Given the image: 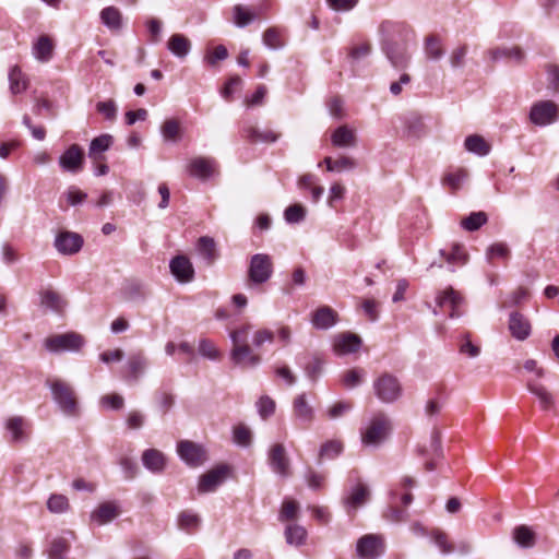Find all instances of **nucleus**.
I'll list each match as a JSON object with an SVG mask.
<instances>
[{
	"mask_svg": "<svg viewBox=\"0 0 559 559\" xmlns=\"http://www.w3.org/2000/svg\"><path fill=\"white\" fill-rule=\"evenodd\" d=\"M467 171L465 169H457L454 173H448L443 177V185L449 186L452 190L461 188L462 183L467 179Z\"/></svg>",
	"mask_w": 559,
	"mask_h": 559,
	"instance_id": "52",
	"label": "nucleus"
},
{
	"mask_svg": "<svg viewBox=\"0 0 559 559\" xmlns=\"http://www.w3.org/2000/svg\"><path fill=\"white\" fill-rule=\"evenodd\" d=\"M10 91L12 94H20L27 88L28 82L25 74L17 66L10 69L9 72Z\"/></svg>",
	"mask_w": 559,
	"mask_h": 559,
	"instance_id": "35",
	"label": "nucleus"
},
{
	"mask_svg": "<svg viewBox=\"0 0 559 559\" xmlns=\"http://www.w3.org/2000/svg\"><path fill=\"white\" fill-rule=\"evenodd\" d=\"M465 148L479 156H486L490 152V145L484 140L483 136L473 134L465 139Z\"/></svg>",
	"mask_w": 559,
	"mask_h": 559,
	"instance_id": "36",
	"label": "nucleus"
},
{
	"mask_svg": "<svg viewBox=\"0 0 559 559\" xmlns=\"http://www.w3.org/2000/svg\"><path fill=\"white\" fill-rule=\"evenodd\" d=\"M83 164L84 152L78 144L70 145L59 157V165L67 173L78 174L82 170Z\"/></svg>",
	"mask_w": 559,
	"mask_h": 559,
	"instance_id": "13",
	"label": "nucleus"
},
{
	"mask_svg": "<svg viewBox=\"0 0 559 559\" xmlns=\"http://www.w3.org/2000/svg\"><path fill=\"white\" fill-rule=\"evenodd\" d=\"M274 264L271 255L255 253L250 258L248 267L249 286H259L266 283L273 275Z\"/></svg>",
	"mask_w": 559,
	"mask_h": 559,
	"instance_id": "4",
	"label": "nucleus"
},
{
	"mask_svg": "<svg viewBox=\"0 0 559 559\" xmlns=\"http://www.w3.org/2000/svg\"><path fill=\"white\" fill-rule=\"evenodd\" d=\"M142 463L152 473L158 474L165 469L166 457L156 449H147L142 454Z\"/></svg>",
	"mask_w": 559,
	"mask_h": 559,
	"instance_id": "25",
	"label": "nucleus"
},
{
	"mask_svg": "<svg viewBox=\"0 0 559 559\" xmlns=\"http://www.w3.org/2000/svg\"><path fill=\"white\" fill-rule=\"evenodd\" d=\"M180 459L189 466L197 467L206 461V452L202 445L189 440H182L177 445Z\"/></svg>",
	"mask_w": 559,
	"mask_h": 559,
	"instance_id": "10",
	"label": "nucleus"
},
{
	"mask_svg": "<svg viewBox=\"0 0 559 559\" xmlns=\"http://www.w3.org/2000/svg\"><path fill=\"white\" fill-rule=\"evenodd\" d=\"M83 345L84 338L75 332L57 334L45 340V347L51 353L78 352Z\"/></svg>",
	"mask_w": 559,
	"mask_h": 559,
	"instance_id": "7",
	"label": "nucleus"
},
{
	"mask_svg": "<svg viewBox=\"0 0 559 559\" xmlns=\"http://www.w3.org/2000/svg\"><path fill=\"white\" fill-rule=\"evenodd\" d=\"M146 366H147V360L142 353L131 355L128 360V368H129L130 374L134 379H138L139 376L144 372Z\"/></svg>",
	"mask_w": 559,
	"mask_h": 559,
	"instance_id": "47",
	"label": "nucleus"
},
{
	"mask_svg": "<svg viewBox=\"0 0 559 559\" xmlns=\"http://www.w3.org/2000/svg\"><path fill=\"white\" fill-rule=\"evenodd\" d=\"M514 542L523 548H531L535 545V533L526 525L516 526L513 530Z\"/></svg>",
	"mask_w": 559,
	"mask_h": 559,
	"instance_id": "34",
	"label": "nucleus"
},
{
	"mask_svg": "<svg viewBox=\"0 0 559 559\" xmlns=\"http://www.w3.org/2000/svg\"><path fill=\"white\" fill-rule=\"evenodd\" d=\"M334 350L340 355L357 352L361 346V338L353 333H342L334 338Z\"/></svg>",
	"mask_w": 559,
	"mask_h": 559,
	"instance_id": "21",
	"label": "nucleus"
},
{
	"mask_svg": "<svg viewBox=\"0 0 559 559\" xmlns=\"http://www.w3.org/2000/svg\"><path fill=\"white\" fill-rule=\"evenodd\" d=\"M28 423L22 416H13L5 420L4 427L11 435V442L19 443L27 440Z\"/></svg>",
	"mask_w": 559,
	"mask_h": 559,
	"instance_id": "19",
	"label": "nucleus"
},
{
	"mask_svg": "<svg viewBox=\"0 0 559 559\" xmlns=\"http://www.w3.org/2000/svg\"><path fill=\"white\" fill-rule=\"evenodd\" d=\"M187 170L190 176L200 180H209L217 175V162L212 157L198 156L192 158Z\"/></svg>",
	"mask_w": 559,
	"mask_h": 559,
	"instance_id": "11",
	"label": "nucleus"
},
{
	"mask_svg": "<svg viewBox=\"0 0 559 559\" xmlns=\"http://www.w3.org/2000/svg\"><path fill=\"white\" fill-rule=\"evenodd\" d=\"M162 135L166 141H178L180 138V124L176 119H167L162 128Z\"/></svg>",
	"mask_w": 559,
	"mask_h": 559,
	"instance_id": "49",
	"label": "nucleus"
},
{
	"mask_svg": "<svg viewBox=\"0 0 559 559\" xmlns=\"http://www.w3.org/2000/svg\"><path fill=\"white\" fill-rule=\"evenodd\" d=\"M324 361L319 357H312L311 360L305 367V372L308 379L316 382L322 374Z\"/></svg>",
	"mask_w": 559,
	"mask_h": 559,
	"instance_id": "56",
	"label": "nucleus"
},
{
	"mask_svg": "<svg viewBox=\"0 0 559 559\" xmlns=\"http://www.w3.org/2000/svg\"><path fill=\"white\" fill-rule=\"evenodd\" d=\"M425 53L430 60H440L444 55L441 39L437 36H428L425 40Z\"/></svg>",
	"mask_w": 559,
	"mask_h": 559,
	"instance_id": "39",
	"label": "nucleus"
},
{
	"mask_svg": "<svg viewBox=\"0 0 559 559\" xmlns=\"http://www.w3.org/2000/svg\"><path fill=\"white\" fill-rule=\"evenodd\" d=\"M40 305L56 313H62L68 302L59 293L46 289L40 293Z\"/></svg>",
	"mask_w": 559,
	"mask_h": 559,
	"instance_id": "26",
	"label": "nucleus"
},
{
	"mask_svg": "<svg viewBox=\"0 0 559 559\" xmlns=\"http://www.w3.org/2000/svg\"><path fill=\"white\" fill-rule=\"evenodd\" d=\"M96 110L109 121H114L117 117V105L112 99L98 102Z\"/></svg>",
	"mask_w": 559,
	"mask_h": 559,
	"instance_id": "61",
	"label": "nucleus"
},
{
	"mask_svg": "<svg viewBox=\"0 0 559 559\" xmlns=\"http://www.w3.org/2000/svg\"><path fill=\"white\" fill-rule=\"evenodd\" d=\"M343 451V443L338 440H330L323 443L320 448L319 459H335Z\"/></svg>",
	"mask_w": 559,
	"mask_h": 559,
	"instance_id": "46",
	"label": "nucleus"
},
{
	"mask_svg": "<svg viewBox=\"0 0 559 559\" xmlns=\"http://www.w3.org/2000/svg\"><path fill=\"white\" fill-rule=\"evenodd\" d=\"M526 386L538 399L542 408L548 409L554 405V396L544 385L528 381Z\"/></svg>",
	"mask_w": 559,
	"mask_h": 559,
	"instance_id": "32",
	"label": "nucleus"
},
{
	"mask_svg": "<svg viewBox=\"0 0 559 559\" xmlns=\"http://www.w3.org/2000/svg\"><path fill=\"white\" fill-rule=\"evenodd\" d=\"M246 132L248 140L253 143H273L280 138V134L272 130H260L253 127L248 128Z\"/></svg>",
	"mask_w": 559,
	"mask_h": 559,
	"instance_id": "40",
	"label": "nucleus"
},
{
	"mask_svg": "<svg viewBox=\"0 0 559 559\" xmlns=\"http://www.w3.org/2000/svg\"><path fill=\"white\" fill-rule=\"evenodd\" d=\"M372 388L377 399L384 404H393L403 395L402 383L389 372H383L374 379Z\"/></svg>",
	"mask_w": 559,
	"mask_h": 559,
	"instance_id": "3",
	"label": "nucleus"
},
{
	"mask_svg": "<svg viewBox=\"0 0 559 559\" xmlns=\"http://www.w3.org/2000/svg\"><path fill=\"white\" fill-rule=\"evenodd\" d=\"M488 221V216L485 212H473L467 217L462 219L461 226L465 230L475 231L478 230Z\"/></svg>",
	"mask_w": 559,
	"mask_h": 559,
	"instance_id": "42",
	"label": "nucleus"
},
{
	"mask_svg": "<svg viewBox=\"0 0 559 559\" xmlns=\"http://www.w3.org/2000/svg\"><path fill=\"white\" fill-rule=\"evenodd\" d=\"M233 440L237 445L248 448L252 443V432L247 426L237 425L233 429Z\"/></svg>",
	"mask_w": 559,
	"mask_h": 559,
	"instance_id": "44",
	"label": "nucleus"
},
{
	"mask_svg": "<svg viewBox=\"0 0 559 559\" xmlns=\"http://www.w3.org/2000/svg\"><path fill=\"white\" fill-rule=\"evenodd\" d=\"M440 255L452 265H464L467 262V254L463 246L454 243L450 252L440 250Z\"/></svg>",
	"mask_w": 559,
	"mask_h": 559,
	"instance_id": "38",
	"label": "nucleus"
},
{
	"mask_svg": "<svg viewBox=\"0 0 559 559\" xmlns=\"http://www.w3.org/2000/svg\"><path fill=\"white\" fill-rule=\"evenodd\" d=\"M84 243L83 237L74 231H60L55 238V248L63 255L78 253Z\"/></svg>",
	"mask_w": 559,
	"mask_h": 559,
	"instance_id": "12",
	"label": "nucleus"
},
{
	"mask_svg": "<svg viewBox=\"0 0 559 559\" xmlns=\"http://www.w3.org/2000/svg\"><path fill=\"white\" fill-rule=\"evenodd\" d=\"M228 57V50L224 45L216 46L213 50L209 51L205 57L204 61L211 66L215 67L218 61H223L227 59Z\"/></svg>",
	"mask_w": 559,
	"mask_h": 559,
	"instance_id": "60",
	"label": "nucleus"
},
{
	"mask_svg": "<svg viewBox=\"0 0 559 559\" xmlns=\"http://www.w3.org/2000/svg\"><path fill=\"white\" fill-rule=\"evenodd\" d=\"M356 551L361 559H376L383 551V540L378 535H365L358 539Z\"/></svg>",
	"mask_w": 559,
	"mask_h": 559,
	"instance_id": "14",
	"label": "nucleus"
},
{
	"mask_svg": "<svg viewBox=\"0 0 559 559\" xmlns=\"http://www.w3.org/2000/svg\"><path fill=\"white\" fill-rule=\"evenodd\" d=\"M353 403L349 401H338L326 409V416L330 419H337L350 412Z\"/></svg>",
	"mask_w": 559,
	"mask_h": 559,
	"instance_id": "55",
	"label": "nucleus"
},
{
	"mask_svg": "<svg viewBox=\"0 0 559 559\" xmlns=\"http://www.w3.org/2000/svg\"><path fill=\"white\" fill-rule=\"evenodd\" d=\"M509 330L514 338L524 341L531 334V323L523 314L512 312L509 319Z\"/></svg>",
	"mask_w": 559,
	"mask_h": 559,
	"instance_id": "22",
	"label": "nucleus"
},
{
	"mask_svg": "<svg viewBox=\"0 0 559 559\" xmlns=\"http://www.w3.org/2000/svg\"><path fill=\"white\" fill-rule=\"evenodd\" d=\"M69 549V544L64 538H56L49 549V559H64L63 556Z\"/></svg>",
	"mask_w": 559,
	"mask_h": 559,
	"instance_id": "62",
	"label": "nucleus"
},
{
	"mask_svg": "<svg viewBox=\"0 0 559 559\" xmlns=\"http://www.w3.org/2000/svg\"><path fill=\"white\" fill-rule=\"evenodd\" d=\"M369 496V488L365 484L358 483L352 487L348 495L343 500L347 514L350 516L355 515L356 511L367 503Z\"/></svg>",
	"mask_w": 559,
	"mask_h": 559,
	"instance_id": "15",
	"label": "nucleus"
},
{
	"mask_svg": "<svg viewBox=\"0 0 559 559\" xmlns=\"http://www.w3.org/2000/svg\"><path fill=\"white\" fill-rule=\"evenodd\" d=\"M254 15L246 10L241 4L234 7V20L238 27H245L254 20Z\"/></svg>",
	"mask_w": 559,
	"mask_h": 559,
	"instance_id": "59",
	"label": "nucleus"
},
{
	"mask_svg": "<svg viewBox=\"0 0 559 559\" xmlns=\"http://www.w3.org/2000/svg\"><path fill=\"white\" fill-rule=\"evenodd\" d=\"M56 44L48 35H40L32 46V55L34 58L41 62H49L55 53Z\"/></svg>",
	"mask_w": 559,
	"mask_h": 559,
	"instance_id": "18",
	"label": "nucleus"
},
{
	"mask_svg": "<svg viewBox=\"0 0 559 559\" xmlns=\"http://www.w3.org/2000/svg\"><path fill=\"white\" fill-rule=\"evenodd\" d=\"M252 330L250 324H243L229 333L233 347L246 346L248 344L249 334Z\"/></svg>",
	"mask_w": 559,
	"mask_h": 559,
	"instance_id": "48",
	"label": "nucleus"
},
{
	"mask_svg": "<svg viewBox=\"0 0 559 559\" xmlns=\"http://www.w3.org/2000/svg\"><path fill=\"white\" fill-rule=\"evenodd\" d=\"M191 41L182 34H174L167 43L168 50L177 58H186L191 50Z\"/></svg>",
	"mask_w": 559,
	"mask_h": 559,
	"instance_id": "28",
	"label": "nucleus"
},
{
	"mask_svg": "<svg viewBox=\"0 0 559 559\" xmlns=\"http://www.w3.org/2000/svg\"><path fill=\"white\" fill-rule=\"evenodd\" d=\"M379 33L381 49L391 66L397 70L406 69L411 60L408 43L412 29L405 23L386 20L380 24Z\"/></svg>",
	"mask_w": 559,
	"mask_h": 559,
	"instance_id": "1",
	"label": "nucleus"
},
{
	"mask_svg": "<svg viewBox=\"0 0 559 559\" xmlns=\"http://www.w3.org/2000/svg\"><path fill=\"white\" fill-rule=\"evenodd\" d=\"M200 524V518L198 514L192 513L190 511H182L178 515V526L181 530H185L187 532H191L195 530Z\"/></svg>",
	"mask_w": 559,
	"mask_h": 559,
	"instance_id": "50",
	"label": "nucleus"
},
{
	"mask_svg": "<svg viewBox=\"0 0 559 559\" xmlns=\"http://www.w3.org/2000/svg\"><path fill=\"white\" fill-rule=\"evenodd\" d=\"M331 141L334 146L350 147L356 145V135L347 126H341L332 133Z\"/></svg>",
	"mask_w": 559,
	"mask_h": 559,
	"instance_id": "30",
	"label": "nucleus"
},
{
	"mask_svg": "<svg viewBox=\"0 0 559 559\" xmlns=\"http://www.w3.org/2000/svg\"><path fill=\"white\" fill-rule=\"evenodd\" d=\"M285 221L288 224H298L306 217V209L301 204L289 205L284 212Z\"/></svg>",
	"mask_w": 559,
	"mask_h": 559,
	"instance_id": "53",
	"label": "nucleus"
},
{
	"mask_svg": "<svg viewBox=\"0 0 559 559\" xmlns=\"http://www.w3.org/2000/svg\"><path fill=\"white\" fill-rule=\"evenodd\" d=\"M87 193L79 189L76 186H70L61 195L59 206L66 211L67 206H78L85 202Z\"/></svg>",
	"mask_w": 559,
	"mask_h": 559,
	"instance_id": "29",
	"label": "nucleus"
},
{
	"mask_svg": "<svg viewBox=\"0 0 559 559\" xmlns=\"http://www.w3.org/2000/svg\"><path fill=\"white\" fill-rule=\"evenodd\" d=\"M198 250L209 264L212 263L216 258L215 242L207 236H203L198 240Z\"/></svg>",
	"mask_w": 559,
	"mask_h": 559,
	"instance_id": "45",
	"label": "nucleus"
},
{
	"mask_svg": "<svg viewBox=\"0 0 559 559\" xmlns=\"http://www.w3.org/2000/svg\"><path fill=\"white\" fill-rule=\"evenodd\" d=\"M462 302V296L452 287H448L447 289L438 293L436 297L437 307L432 308L429 302H426V306L428 309H431L435 316L439 314L438 308L442 309L447 307L450 309L449 318L455 319L461 316L459 308Z\"/></svg>",
	"mask_w": 559,
	"mask_h": 559,
	"instance_id": "8",
	"label": "nucleus"
},
{
	"mask_svg": "<svg viewBox=\"0 0 559 559\" xmlns=\"http://www.w3.org/2000/svg\"><path fill=\"white\" fill-rule=\"evenodd\" d=\"M267 461L271 469L283 478L290 476V461L286 449L282 443L273 444L267 453Z\"/></svg>",
	"mask_w": 559,
	"mask_h": 559,
	"instance_id": "9",
	"label": "nucleus"
},
{
	"mask_svg": "<svg viewBox=\"0 0 559 559\" xmlns=\"http://www.w3.org/2000/svg\"><path fill=\"white\" fill-rule=\"evenodd\" d=\"M198 349L202 357L210 360H217L221 357L219 350L214 343L207 338L200 340Z\"/></svg>",
	"mask_w": 559,
	"mask_h": 559,
	"instance_id": "54",
	"label": "nucleus"
},
{
	"mask_svg": "<svg viewBox=\"0 0 559 559\" xmlns=\"http://www.w3.org/2000/svg\"><path fill=\"white\" fill-rule=\"evenodd\" d=\"M112 136L110 134H102L94 138L90 143L88 157L95 162L104 159L103 153L109 150L112 144Z\"/></svg>",
	"mask_w": 559,
	"mask_h": 559,
	"instance_id": "27",
	"label": "nucleus"
},
{
	"mask_svg": "<svg viewBox=\"0 0 559 559\" xmlns=\"http://www.w3.org/2000/svg\"><path fill=\"white\" fill-rule=\"evenodd\" d=\"M229 472L228 466L219 465L215 468H212L207 473L203 474L200 477L198 484V491L200 493H207L215 491L216 488L225 480Z\"/></svg>",
	"mask_w": 559,
	"mask_h": 559,
	"instance_id": "16",
	"label": "nucleus"
},
{
	"mask_svg": "<svg viewBox=\"0 0 559 559\" xmlns=\"http://www.w3.org/2000/svg\"><path fill=\"white\" fill-rule=\"evenodd\" d=\"M294 416L304 424H310L314 418L313 407L308 403L306 394L301 393L293 402Z\"/></svg>",
	"mask_w": 559,
	"mask_h": 559,
	"instance_id": "24",
	"label": "nucleus"
},
{
	"mask_svg": "<svg viewBox=\"0 0 559 559\" xmlns=\"http://www.w3.org/2000/svg\"><path fill=\"white\" fill-rule=\"evenodd\" d=\"M259 415L266 419L275 412V402L270 396H261L257 403Z\"/></svg>",
	"mask_w": 559,
	"mask_h": 559,
	"instance_id": "63",
	"label": "nucleus"
},
{
	"mask_svg": "<svg viewBox=\"0 0 559 559\" xmlns=\"http://www.w3.org/2000/svg\"><path fill=\"white\" fill-rule=\"evenodd\" d=\"M406 129L411 136L419 138L426 132V126L421 117L412 115L406 120Z\"/></svg>",
	"mask_w": 559,
	"mask_h": 559,
	"instance_id": "51",
	"label": "nucleus"
},
{
	"mask_svg": "<svg viewBox=\"0 0 559 559\" xmlns=\"http://www.w3.org/2000/svg\"><path fill=\"white\" fill-rule=\"evenodd\" d=\"M47 508L52 513L66 512L69 508L68 498L63 495H51L47 501Z\"/></svg>",
	"mask_w": 559,
	"mask_h": 559,
	"instance_id": "57",
	"label": "nucleus"
},
{
	"mask_svg": "<svg viewBox=\"0 0 559 559\" xmlns=\"http://www.w3.org/2000/svg\"><path fill=\"white\" fill-rule=\"evenodd\" d=\"M118 515V511L115 504L110 502L102 503L93 513L92 520L98 524H105L110 522Z\"/></svg>",
	"mask_w": 559,
	"mask_h": 559,
	"instance_id": "37",
	"label": "nucleus"
},
{
	"mask_svg": "<svg viewBox=\"0 0 559 559\" xmlns=\"http://www.w3.org/2000/svg\"><path fill=\"white\" fill-rule=\"evenodd\" d=\"M467 51L468 48L466 45H461L451 51L449 62L452 69H461L464 67Z\"/></svg>",
	"mask_w": 559,
	"mask_h": 559,
	"instance_id": "58",
	"label": "nucleus"
},
{
	"mask_svg": "<svg viewBox=\"0 0 559 559\" xmlns=\"http://www.w3.org/2000/svg\"><path fill=\"white\" fill-rule=\"evenodd\" d=\"M103 24L114 32H118L122 27V16L120 11L115 7H107L100 12Z\"/></svg>",
	"mask_w": 559,
	"mask_h": 559,
	"instance_id": "31",
	"label": "nucleus"
},
{
	"mask_svg": "<svg viewBox=\"0 0 559 559\" xmlns=\"http://www.w3.org/2000/svg\"><path fill=\"white\" fill-rule=\"evenodd\" d=\"M263 44L270 49H278L283 46L281 36L274 27L267 28L263 33Z\"/></svg>",
	"mask_w": 559,
	"mask_h": 559,
	"instance_id": "64",
	"label": "nucleus"
},
{
	"mask_svg": "<svg viewBox=\"0 0 559 559\" xmlns=\"http://www.w3.org/2000/svg\"><path fill=\"white\" fill-rule=\"evenodd\" d=\"M391 431V421L382 413L374 415L366 430L361 433V441L365 445L377 447L385 440Z\"/></svg>",
	"mask_w": 559,
	"mask_h": 559,
	"instance_id": "5",
	"label": "nucleus"
},
{
	"mask_svg": "<svg viewBox=\"0 0 559 559\" xmlns=\"http://www.w3.org/2000/svg\"><path fill=\"white\" fill-rule=\"evenodd\" d=\"M559 118V107L552 100H539L532 105L530 121L538 127H546Z\"/></svg>",
	"mask_w": 559,
	"mask_h": 559,
	"instance_id": "6",
	"label": "nucleus"
},
{
	"mask_svg": "<svg viewBox=\"0 0 559 559\" xmlns=\"http://www.w3.org/2000/svg\"><path fill=\"white\" fill-rule=\"evenodd\" d=\"M488 56L492 62H496L502 58H513L516 61H521L524 57V53L519 47H512L491 49L488 51Z\"/></svg>",
	"mask_w": 559,
	"mask_h": 559,
	"instance_id": "41",
	"label": "nucleus"
},
{
	"mask_svg": "<svg viewBox=\"0 0 559 559\" xmlns=\"http://www.w3.org/2000/svg\"><path fill=\"white\" fill-rule=\"evenodd\" d=\"M307 536V531L297 524L288 525L285 530V538L287 544L299 546L304 544Z\"/></svg>",
	"mask_w": 559,
	"mask_h": 559,
	"instance_id": "43",
	"label": "nucleus"
},
{
	"mask_svg": "<svg viewBox=\"0 0 559 559\" xmlns=\"http://www.w3.org/2000/svg\"><path fill=\"white\" fill-rule=\"evenodd\" d=\"M336 317L332 308L322 306L313 312L311 323L318 330H328L336 323Z\"/></svg>",
	"mask_w": 559,
	"mask_h": 559,
	"instance_id": "23",
	"label": "nucleus"
},
{
	"mask_svg": "<svg viewBox=\"0 0 559 559\" xmlns=\"http://www.w3.org/2000/svg\"><path fill=\"white\" fill-rule=\"evenodd\" d=\"M230 359L235 365L248 367H255L261 361V357L254 354L249 345L233 347Z\"/></svg>",
	"mask_w": 559,
	"mask_h": 559,
	"instance_id": "20",
	"label": "nucleus"
},
{
	"mask_svg": "<svg viewBox=\"0 0 559 559\" xmlns=\"http://www.w3.org/2000/svg\"><path fill=\"white\" fill-rule=\"evenodd\" d=\"M46 385L50 389L52 400L59 409L69 417L79 415V403L73 388L60 379L47 380Z\"/></svg>",
	"mask_w": 559,
	"mask_h": 559,
	"instance_id": "2",
	"label": "nucleus"
},
{
	"mask_svg": "<svg viewBox=\"0 0 559 559\" xmlns=\"http://www.w3.org/2000/svg\"><path fill=\"white\" fill-rule=\"evenodd\" d=\"M121 294L127 301H138L145 298L146 292L141 282L130 281L123 286Z\"/></svg>",
	"mask_w": 559,
	"mask_h": 559,
	"instance_id": "33",
	"label": "nucleus"
},
{
	"mask_svg": "<svg viewBox=\"0 0 559 559\" xmlns=\"http://www.w3.org/2000/svg\"><path fill=\"white\" fill-rule=\"evenodd\" d=\"M169 269L171 274L180 283H189L194 277L192 263L186 255H176L170 260Z\"/></svg>",
	"mask_w": 559,
	"mask_h": 559,
	"instance_id": "17",
	"label": "nucleus"
}]
</instances>
